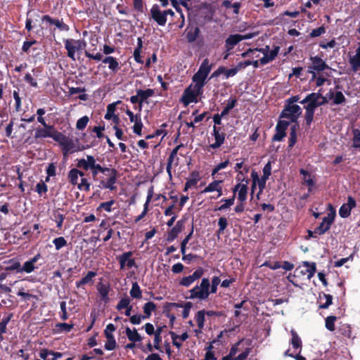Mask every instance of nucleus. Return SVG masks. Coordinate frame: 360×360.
Instances as JSON below:
<instances>
[{
	"instance_id": "nucleus-11",
	"label": "nucleus",
	"mask_w": 360,
	"mask_h": 360,
	"mask_svg": "<svg viewBox=\"0 0 360 360\" xmlns=\"http://www.w3.org/2000/svg\"><path fill=\"white\" fill-rule=\"evenodd\" d=\"M356 205L355 199L352 196H348L347 202L344 203L339 209V214L342 218H347L351 214V211Z\"/></svg>"
},
{
	"instance_id": "nucleus-44",
	"label": "nucleus",
	"mask_w": 360,
	"mask_h": 360,
	"mask_svg": "<svg viewBox=\"0 0 360 360\" xmlns=\"http://www.w3.org/2000/svg\"><path fill=\"white\" fill-rule=\"evenodd\" d=\"M249 170H250V167L248 165H245L243 167V170H240L238 173V174L236 177V180L240 182L245 183V180H249L246 177V174L249 172Z\"/></svg>"
},
{
	"instance_id": "nucleus-30",
	"label": "nucleus",
	"mask_w": 360,
	"mask_h": 360,
	"mask_svg": "<svg viewBox=\"0 0 360 360\" xmlns=\"http://www.w3.org/2000/svg\"><path fill=\"white\" fill-rule=\"evenodd\" d=\"M7 266L5 268L6 271H14L16 273H21V264L20 262L17 259H11L7 262Z\"/></svg>"
},
{
	"instance_id": "nucleus-5",
	"label": "nucleus",
	"mask_w": 360,
	"mask_h": 360,
	"mask_svg": "<svg viewBox=\"0 0 360 360\" xmlns=\"http://www.w3.org/2000/svg\"><path fill=\"white\" fill-rule=\"evenodd\" d=\"M311 64L308 66L307 72L311 74L310 81H314L316 78V75L325 70L330 69L328 65L319 56H311L309 58Z\"/></svg>"
},
{
	"instance_id": "nucleus-49",
	"label": "nucleus",
	"mask_w": 360,
	"mask_h": 360,
	"mask_svg": "<svg viewBox=\"0 0 360 360\" xmlns=\"http://www.w3.org/2000/svg\"><path fill=\"white\" fill-rule=\"evenodd\" d=\"M353 139H352V147L354 148H360V130L353 129Z\"/></svg>"
},
{
	"instance_id": "nucleus-47",
	"label": "nucleus",
	"mask_w": 360,
	"mask_h": 360,
	"mask_svg": "<svg viewBox=\"0 0 360 360\" xmlns=\"http://www.w3.org/2000/svg\"><path fill=\"white\" fill-rule=\"evenodd\" d=\"M237 101H238L236 98H230L226 106L221 112L222 115L226 116L228 115L229 111L236 106Z\"/></svg>"
},
{
	"instance_id": "nucleus-55",
	"label": "nucleus",
	"mask_w": 360,
	"mask_h": 360,
	"mask_svg": "<svg viewBox=\"0 0 360 360\" xmlns=\"http://www.w3.org/2000/svg\"><path fill=\"white\" fill-rule=\"evenodd\" d=\"M198 70L202 71L207 75H209L212 70V65L210 64L208 58H205L203 60Z\"/></svg>"
},
{
	"instance_id": "nucleus-10",
	"label": "nucleus",
	"mask_w": 360,
	"mask_h": 360,
	"mask_svg": "<svg viewBox=\"0 0 360 360\" xmlns=\"http://www.w3.org/2000/svg\"><path fill=\"white\" fill-rule=\"evenodd\" d=\"M214 137V143L210 145V147L212 149H217L219 148L225 141L226 134L221 131V129L220 127L213 126V133Z\"/></svg>"
},
{
	"instance_id": "nucleus-4",
	"label": "nucleus",
	"mask_w": 360,
	"mask_h": 360,
	"mask_svg": "<svg viewBox=\"0 0 360 360\" xmlns=\"http://www.w3.org/2000/svg\"><path fill=\"white\" fill-rule=\"evenodd\" d=\"M63 41L67 51V56L73 61L76 60L75 53H79L86 46V42L84 39H66Z\"/></svg>"
},
{
	"instance_id": "nucleus-62",
	"label": "nucleus",
	"mask_w": 360,
	"mask_h": 360,
	"mask_svg": "<svg viewBox=\"0 0 360 360\" xmlns=\"http://www.w3.org/2000/svg\"><path fill=\"white\" fill-rule=\"evenodd\" d=\"M220 282H221V280L218 276H214L212 278V284H210V294L217 292V286L219 285Z\"/></svg>"
},
{
	"instance_id": "nucleus-46",
	"label": "nucleus",
	"mask_w": 360,
	"mask_h": 360,
	"mask_svg": "<svg viewBox=\"0 0 360 360\" xmlns=\"http://www.w3.org/2000/svg\"><path fill=\"white\" fill-rule=\"evenodd\" d=\"M333 99L332 105H341L346 101V98L341 91H336Z\"/></svg>"
},
{
	"instance_id": "nucleus-33",
	"label": "nucleus",
	"mask_w": 360,
	"mask_h": 360,
	"mask_svg": "<svg viewBox=\"0 0 360 360\" xmlns=\"http://www.w3.org/2000/svg\"><path fill=\"white\" fill-rule=\"evenodd\" d=\"M323 299H325L326 302L324 303L320 302L319 307V309H328L333 303V296L329 294L321 292L319 293V300L321 301Z\"/></svg>"
},
{
	"instance_id": "nucleus-16",
	"label": "nucleus",
	"mask_w": 360,
	"mask_h": 360,
	"mask_svg": "<svg viewBox=\"0 0 360 360\" xmlns=\"http://www.w3.org/2000/svg\"><path fill=\"white\" fill-rule=\"evenodd\" d=\"M184 146L183 143L177 145L174 148L172 149V150L171 151V153L169 155V158L167 159L166 169H167V172L168 174L169 179H172V164L174 160V158L176 157L179 150Z\"/></svg>"
},
{
	"instance_id": "nucleus-56",
	"label": "nucleus",
	"mask_w": 360,
	"mask_h": 360,
	"mask_svg": "<svg viewBox=\"0 0 360 360\" xmlns=\"http://www.w3.org/2000/svg\"><path fill=\"white\" fill-rule=\"evenodd\" d=\"M91 184L86 178H82L81 182L77 184V188L81 191L88 192L90 191Z\"/></svg>"
},
{
	"instance_id": "nucleus-18",
	"label": "nucleus",
	"mask_w": 360,
	"mask_h": 360,
	"mask_svg": "<svg viewBox=\"0 0 360 360\" xmlns=\"http://www.w3.org/2000/svg\"><path fill=\"white\" fill-rule=\"evenodd\" d=\"M96 288L101 297V300L107 303L110 300L108 297V294L110 290V284L99 282L96 285Z\"/></svg>"
},
{
	"instance_id": "nucleus-40",
	"label": "nucleus",
	"mask_w": 360,
	"mask_h": 360,
	"mask_svg": "<svg viewBox=\"0 0 360 360\" xmlns=\"http://www.w3.org/2000/svg\"><path fill=\"white\" fill-rule=\"evenodd\" d=\"M133 255V252L131 251L125 252L121 255H119L117 259L120 263V269H124L125 266H127V261L129 257H131Z\"/></svg>"
},
{
	"instance_id": "nucleus-27",
	"label": "nucleus",
	"mask_w": 360,
	"mask_h": 360,
	"mask_svg": "<svg viewBox=\"0 0 360 360\" xmlns=\"http://www.w3.org/2000/svg\"><path fill=\"white\" fill-rule=\"evenodd\" d=\"M300 128L298 123L294 124L290 127V137L288 140V148H292L297 142V131Z\"/></svg>"
},
{
	"instance_id": "nucleus-2",
	"label": "nucleus",
	"mask_w": 360,
	"mask_h": 360,
	"mask_svg": "<svg viewBox=\"0 0 360 360\" xmlns=\"http://www.w3.org/2000/svg\"><path fill=\"white\" fill-rule=\"evenodd\" d=\"M48 132L57 136V139H53L58 142L62 147L63 153L67 155L70 153H72L75 148V143L72 139L64 135L63 133L58 131L53 125L47 124L46 121L41 124Z\"/></svg>"
},
{
	"instance_id": "nucleus-28",
	"label": "nucleus",
	"mask_w": 360,
	"mask_h": 360,
	"mask_svg": "<svg viewBox=\"0 0 360 360\" xmlns=\"http://www.w3.org/2000/svg\"><path fill=\"white\" fill-rule=\"evenodd\" d=\"M125 333L127 338L130 342H140L143 340L142 337L139 335L136 328L131 330L129 327H127L125 329Z\"/></svg>"
},
{
	"instance_id": "nucleus-26",
	"label": "nucleus",
	"mask_w": 360,
	"mask_h": 360,
	"mask_svg": "<svg viewBox=\"0 0 360 360\" xmlns=\"http://www.w3.org/2000/svg\"><path fill=\"white\" fill-rule=\"evenodd\" d=\"M96 275H97V273L96 271H88V273L86 274V275L85 276H84L81 280L77 281L75 283L76 287L77 288H79L84 286V285H86L90 283H93V278L94 277H96Z\"/></svg>"
},
{
	"instance_id": "nucleus-19",
	"label": "nucleus",
	"mask_w": 360,
	"mask_h": 360,
	"mask_svg": "<svg viewBox=\"0 0 360 360\" xmlns=\"http://www.w3.org/2000/svg\"><path fill=\"white\" fill-rule=\"evenodd\" d=\"M181 101L185 106L188 105L191 103H198V99L191 91V85L186 88L181 96Z\"/></svg>"
},
{
	"instance_id": "nucleus-38",
	"label": "nucleus",
	"mask_w": 360,
	"mask_h": 360,
	"mask_svg": "<svg viewBox=\"0 0 360 360\" xmlns=\"http://www.w3.org/2000/svg\"><path fill=\"white\" fill-rule=\"evenodd\" d=\"M129 294L130 296L134 299H141L142 297V291L137 282L132 283Z\"/></svg>"
},
{
	"instance_id": "nucleus-63",
	"label": "nucleus",
	"mask_w": 360,
	"mask_h": 360,
	"mask_svg": "<svg viewBox=\"0 0 360 360\" xmlns=\"http://www.w3.org/2000/svg\"><path fill=\"white\" fill-rule=\"evenodd\" d=\"M115 110V103L109 104L107 107V112L105 115V120H110L114 115V112Z\"/></svg>"
},
{
	"instance_id": "nucleus-64",
	"label": "nucleus",
	"mask_w": 360,
	"mask_h": 360,
	"mask_svg": "<svg viewBox=\"0 0 360 360\" xmlns=\"http://www.w3.org/2000/svg\"><path fill=\"white\" fill-rule=\"evenodd\" d=\"M252 352V348L247 347L245 349V350L240 353L237 356L233 357V360H246L250 352Z\"/></svg>"
},
{
	"instance_id": "nucleus-9",
	"label": "nucleus",
	"mask_w": 360,
	"mask_h": 360,
	"mask_svg": "<svg viewBox=\"0 0 360 360\" xmlns=\"http://www.w3.org/2000/svg\"><path fill=\"white\" fill-rule=\"evenodd\" d=\"M150 16L160 26H165L167 23V18L165 16V13L160 9L158 4H154L152 6Z\"/></svg>"
},
{
	"instance_id": "nucleus-34",
	"label": "nucleus",
	"mask_w": 360,
	"mask_h": 360,
	"mask_svg": "<svg viewBox=\"0 0 360 360\" xmlns=\"http://www.w3.org/2000/svg\"><path fill=\"white\" fill-rule=\"evenodd\" d=\"M104 335L106 338V342L104 345L105 349L109 351L115 349L116 348L117 343L113 334H108L106 333Z\"/></svg>"
},
{
	"instance_id": "nucleus-24",
	"label": "nucleus",
	"mask_w": 360,
	"mask_h": 360,
	"mask_svg": "<svg viewBox=\"0 0 360 360\" xmlns=\"http://www.w3.org/2000/svg\"><path fill=\"white\" fill-rule=\"evenodd\" d=\"M140 99V110L142 108V104L146 102V100L155 95V90L153 89H147L146 90L138 89L136 91Z\"/></svg>"
},
{
	"instance_id": "nucleus-12",
	"label": "nucleus",
	"mask_w": 360,
	"mask_h": 360,
	"mask_svg": "<svg viewBox=\"0 0 360 360\" xmlns=\"http://www.w3.org/2000/svg\"><path fill=\"white\" fill-rule=\"evenodd\" d=\"M334 221V216L328 214L327 217H324L321 223L319 226L315 228L314 233L319 235L324 234L327 231L330 229V226Z\"/></svg>"
},
{
	"instance_id": "nucleus-61",
	"label": "nucleus",
	"mask_w": 360,
	"mask_h": 360,
	"mask_svg": "<svg viewBox=\"0 0 360 360\" xmlns=\"http://www.w3.org/2000/svg\"><path fill=\"white\" fill-rule=\"evenodd\" d=\"M263 175L262 177L269 179L271 174V162L269 161L263 167L262 169Z\"/></svg>"
},
{
	"instance_id": "nucleus-59",
	"label": "nucleus",
	"mask_w": 360,
	"mask_h": 360,
	"mask_svg": "<svg viewBox=\"0 0 360 360\" xmlns=\"http://www.w3.org/2000/svg\"><path fill=\"white\" fill-rule=\"evenodd\" d=\"M130 304V299L128 297L122 298L116 306L117 310H122L127 307Z\"/></svg>"
},
{
	"instance_id": "nucleus-39",
	"label": "nucleus",
	"mask_w": 360,
	"mask_h": 360,
	"mask_svg": "<svg viewBox=\"0 0 360 360\" xmlns=\"http://www.w3.org/2000/svg\"><path fill=\"white\" fill-rule=\"evenodd\" d=\"M205 310H200L197 312L195 316V321L197 322L198 327L199 328V331L203 328L205 325Z\"/></svg>"
},
{
	"instance_id": "nucleus-3",
	"label": "nucleus",
	"mask_w": 360,
	"mask_h": 360,
	"mask_svg": "<svg viewBox=\"0 0 360 360\" xmlns=\"http://www.w3.org/2000/svg\"><path fill=\"white\" fill-rule=\"evenodd\" d=\"M210 282L209 278H203L200 285H196L189 290L190 295L187 297L190 300L198 299L205 300L210 295Z\"/></svg>"
},
{
	"instance_id": "nucleus-41",
	"label": "nucleus",
	"mask_w": 360,
	"mask_h": 360,
	"mask_svg": "<svg viewBox=\"0 0 360 360\" xmlns=\"http://www.w3.org/2000/svg\"><path fill=\"white\" fill-rule=\"evenodd\" d=\"M248 184L249 180H245V183L243 184L241 188L239 190L238 199L240 202H244L247 199Z\"/></svg>"
},
{
	"instance_id": "nucleus-37",
	"label": "nucleus",
	"mask_w": 360,
	"mask_h": 360,
	"mask_svg": "<svg viewBox=\"0 0 360 360\" xmlns=\"http://www.w3.org/2000/svg\"><path fill=\"white\" fill-rule=\"evenodd\" d=\"M47 137L52 138V139L58 138L57 136H56L55 134H51V133L48 132L47 130L45 129V127L37 128V129L35 131V134H34L35 139L47 138Z\"/></svg>"
},
{
	"instance_id": "nucleus-22",
	"label": "nucleus",
	"mask_w": 360,
	"mask_h": 360,
	"mask_svg": "<svg viewBox=\"0 0 360 360\" xmlns=\"http://www.w3.org/2000/svg\"><path fill=\"white\" fill-rule=\"evenodd\" d=\"M349 63L354 72L360 71V46L356 49L355 55L349 58Z\"/></svg>"
},
{
	"instance_id": "nucleus-25",
	"label": "nucleus",
	"mask_w": 360,
	"mask_h": 360,
	"mask_svg": "<svg viewBox=\"0 0 360 360\" xmlns=\"http://www.w3.org/2000/svg\"><path fill=\"white\" fill-rule=\"evenodd\" d=\"M84 175V172L80 171L77 168H74L69 171L68 177L70 183L72 185H77L79 176L83 177Z\"/></svg>"
},
{
	"instance_id": "nucleus-23",
	"label": "nucleus",
	"mask_w": 360,
	"mask_h": 360,
	"mask_svg": "<svg viewBox=\"0 0 360 360\" xmlns=\"http://www.w3.org/2000/svg\"><path fill=\"white\" fill-rule=\"evenodd\" d=\"M153 187L151 186L148 191V195H147L146 201L144 204V207H143V212H141V214H139L138 217H136V218L134 219V221L136 223L141 221L146 215V214L148 211V205H149V203L152 199V197H153Z\"/></svg>"
},
{
	"instance_id": "nucleus-60",
	"label": "nucleus",
	"mask_w": 360,
	"mask_h": 360,
	"mask_svg": "<svg viewBox=\"0 0 360 360\" xmlns=\"http://www.w3.org/2000/svg\"><path fill=\"white\" fill-rule=\"evenodd\" d=\"M326 32V28L324 26H321L316 29L312 30L309 33V37L311 38L317 37L323 34Z\"/></svg>"
},
{
	"instance_id": "nucleus-15",
	"label": "nucleus",
	"mask_w": 360,
	"mask_h": 360,
	"mask_svg": "<svg viewBox=\"0 0 360 360\" xmlns=\"http://www.w3.org/2000/svg\"><path fill=\"white\" fill-rule=\"evenodd\" d=\"M41 20L43 22H47L51 25H54L57 28H58L60 31L68 32L70 30L69 26L65 24L62 20H60L58 19L52 18L49 15H44L41 17Z\"/></svg>"
},
{
	"instance_id": "nucleus-21",
	"label": "nucleus",
	"mask_w": 360,
	"mask_h": 360,
	"mask_svg": "<svg viewBox=\"0 0 360 360\" xmlns=\"http://www.w3.org/2000/svg\"><path fill=\"white\" fill-rule=\"evenodd\" d=\"M241 41V34H230L225 41V48L226 51H230L233 47Z\"/></svg>"
},
{
	"instance_id": "nucleus-36",
	"label": "nucleus",
	"mask_w": 360,
	"mask_h": 360,
	"mask_svg": "<svg viewBox=\"0 0 360 360\" xmlns=\"http://www.w3.org/2000/svg\"><path fill=\"white\" fill-rule=\"evenodd\" d=\"M220 202H224V204L220 205L219 207L215 208V211H223L232 206L235 202V195H233L229 198H222Z\"/></svg>"
},
{
	"instance_id": "nucleus-58",
	"label": "nucleus",
	"mask_w": 360,
	"mask_h": 360,
	"mask_svg": "<svg viewBox=\"0 0 360 360\" xmlns=\"http://www.w3.org/2000/svg\"><path fill=\"white\" fill-rule=\"evenodd\" d=\"M267 180L268 179L262 176L261 178L259 179V181H257V184L258 188H259V192L257 194V198L258 199L259 198V195H261L263 191L266 188V184Z\"/></svg>"
},
{
	"instance_id": "nucleus-1",
	"label": "nucleus",
	"mask_w": 360,
	"mask_h": 360,
	"mask_svg": "<svg viewBox=\"0 0 360 360\" xmlns=\"http://www.w3.org/2000/svg\"><path fill=\"white\" fill-rule=\"evenodd\" d=\"M76 166L84 171L90 170L92 180L98 183L96 186L99 189H109L110 191L117 189L115 184L118 178L117 170L102 166L96 162L94 156L87 155L86 158L77 159Z\"/></svg>"
},
{
	"instance_id": "nucleus-45",
	"label": "nucleus",
	"mask_w": 360,
	"mask_h": 360,
	"mask_svg": "<svg viewBox=\"0 0 360 360\" xmlns=\"http://www.w3.org/2000/svg\"><path fill=\"white\" fill-rule=\"evenodd\" d=\"M53 243L54 244L56 250H60L61 248L66 246L68 244L67 240L63 236L58 237L53 239Z\"/></svg>"
},
{
	"instance_id": "nucleus-14",
	"label": "nucleus",
	"mask_w": 360,
	"mask_h": 360,
	"mask_svg": "<svg viewBox=\"0 0 360 360\" xmlns=\"http://www.w3.org/2000/svg\"><path fill=\"white\" fill-rule=\"evenodd\" d=\"M41 257L40 253H37L32 258L26 261L22 266H21V273L25 272L27 274H30L34 271L36 268L35 263Z\"/></svg>"
},
{
	"instance_id": "nucleus-20",
	"label": "nucleus",
	"mask_w": 360,
	"mask_h": 360,
	"mask_svg": "<svg viewBox=\"0 0 360 360\" xmlns=\"http://www.w3.org/2000/svg\"><path fill=\"white\" fill-rule=\"evenodd\" d=\"M304 104V122L305 124L309 127L314 120L316 108H314V106L309 102H307Z\"/></svg>"
},
{
	"instance_id": "nucleus-53",
	"label": "nucleus",
	"mask_w": 360,
	"mask_h": 360,
	"mask_svg": "<svg viewBox=\"0 0 360 360\" xmlns=\"http://www.w3.org/2000/svg\"><path fill=\"white\" fill-rule=\"evenodd\" d=\"M183 304L176 303V302H167L163 306V313L167 316V314H171L170 310L171 307H182Z\"/></svg>"
},
{
	"instance_id": "nucleus-52",
	"label": "nucleus",
	"mask_w": 360,
	"mask_h": 360,
	"mask_svg": "<svg viewBox=\"0 0 360 360\" xmlns=\"http://www.w3.org/2000/svg\"><path fill=\"white\" fill-rule=\"evenodd\" d=\"M35 191L41 196L43 194H45L48 191V186L47 185L42 181L37 183L36 185Z\"/></svg>"
},
{
	"instance_id": "nucleus-48",
	"label": "nucleus",
	"mask_w": 360,
	"mask_h": 360,
	"mask_svg": "<svg viewBox=\"0 0 360 360\" xmlns=\"http://www.w3.org/2000/svg\"><path fill=\"white\" fill-rule=\"evenodd\" d=\"M337 320V317L335 316H329L326 319L325 326L326 328L330 331H334L335 328V322Z\"/></svg>"
},
{
	"instance_id": "nucleus-13",
	"label": "nucleus",
	"mask_w": 360,
	"mask_h": 360,
	"mask_svg": "<svg viewBox=\"0 0 360 360\" xmlns=\"http://www.w3.org/2000/svg\"><path fill=\"white\" fill-rule=\"evenodd\" d=\"M184 221L181 219L177 221L176 225L168 232L166 240L169 243L174 241L178 235L183 231Z\"/></svg>"
},
{
	"instance_id": "nucleus-17",
	"label": "nucleus",
	"mask_w": 360,
	"mask_h": 360,
	"mask_svg": "<svg viewBox=\"0 0 360 360\" xmlns=\"http://www.w3.org/2000/svg\"><path fill=\"white\" fill-rule=\"evenodd\" d=\"M200 33V28L197 26H188L185 30L186 39L188 43L195 41Z\"/></svg>"
},
{
	"instance_id": "nucleus-35",
	"label": "nucleus",
	"mask_w": 360,
	"mask_h": 360,
	"mask_svg": "<svg viewBox=\"0 0 360 360\" xmlns=\"http://www.w3.org/2000/svg\"><path fill=\"white\" fill-rule=\"evenodd\" d=\"M156 308V304L153 302H148L144 304L143 307L144 313V315H143V319H149L151 316L152 312L155 311Z\"/></svg>"
},
{
	"instance_id": "nucleus-31",
	"label": "nucleus",
	"mask_w": 360,
	"mask_h": 360,
	"mask_svg": "<svg viewBox=\"0 0 360 360\" xmlns=\"http://www.w3.org/2000/svg\"><path fill=\"white\" fill-rule=\"evenodd\" d=\"M290 334L292 335L290 344L292 345V348L295 349H300V351H301L302 347L301 338H300L297 332L293 329L290 330Z\"/></svg>"
},
{
	"instance_id": "nucleus-57",
	"label": "nucleus",
	"mask_w": 360,
	"mask_h": 360,
	"mask_svg": "<svg viewBox=\"0 0 360 360\" xmlns=\"http://www.w3.org/2000/svg\"><path fill=\"white\" fill-rule=\"evenodd\" d=\"M56 327L60 331L70 332L74 327L73 323H58Z\"/></svg>"
},
{
	"instance_id": "nucleus-8",
	"label": "nucleus",
	"mask_w": 360,
	"mask_h": 360,
	"mask_svg": "<svg viewBox=\"0 0 360 360\" xmlns=\"http://www.w3.org/2000/svg\"><path fill=\"white\" fill-rule=\"evenodd\" d=\"M290 125V122L279 120L276 126V133L272 137V141H281L286 136V130Z\"/></svg>"
},
{
	"instance_id": "nucleus-43",
	"label": "nucleus",
	"mask_w": 360,
	"mask_h": 360,
	"mask_svg": "<svg viewBox=\"0 0 360 360\" xmlns=\"http://www.w3.org/2000/svg\"><path fill=\"white\" fill-rule=\"evenodd\" d=\"M115 203V200H110L107 202H101L98 207L96 208L98 212H101L102 210H104L107 212H110L112 211V206Z\"/></svg>"
},
{
	"instance_id": "nucleus-32",
	"label": "nucleus",
	"mask_w": 360,
	"mask_h": 360,
	"mask_svg": "<svg viewBox=\"0 0 360 360\" xmlns=\"http://www.w3.org/2000/svg\"><path fill=\"white\" fill-rule=\"evenodd\" d=\"M302 266L307 267V278L311 279L316 271V264L314 262H302Z\"/></svg>"
},
{
	"instance_id": "nucleus-51",
	"label": "nucleus",
	"mask_w": 360,
	"mask_h": 360,
	"mask_svg": "<svg viewBox=\"0 0 360 360\" xmlns=\"http://www.w3.org/2000/svg\"><path fill=\"white\" fill-rule=\"evenodd\" d=\"M228 225L227 219L224 217H221L218 220L219 229L217 230V234L219 236L223 233L224 230L226 229Z\"/></svg>"
},
{
	"instance_id": "nucleus-6",
	"label": "nucleus",
	"mask_w": 360,
	"mask_h": 360,
	"mask_svg": "<svg viewBox=\"0 0 360 360\" xmlns=\"http://www.w3.org/2000/svg\"><path fill=\"white\" fill-rule=\"evenodd\" d=\"M302 114V109L298 105H285L284 108L281 111L279 118H285L288 119L290 122L296 124L297 122V120L299 117Z\"/></svg>"
},
{
	"instance_id": "nucleus-42",
	"label": "nucleus",
	"mask_w": 360,
	"mask_h": 360,
	"mask_svg": "<svg viewBox=\"0 0 360 360\" xmlns=\"http://www.w3.org/2000/svg\"><path fill=\"white\" fill-rule=\"evenodd\" d=\"M222 183L221 180H214L206 186L203 191H202V193H210L216 191L217 188L220 186V184Z\"/></svg>"
},
{
	"instance_id": "nucleus-7",
	"label": "nucleus",
	"mask_w": 360,
	"mask_h": 360,
	"mask_svg": "<svg viewBox=\"0 0 360 360\" xmlns=\"http://www.w3.org/2000/svg\"><path fill=\"white\" fill-rule=\"evenodd\" d=\"M321 90H319L316 93H311L308 94L303 100L300 101L301 104H304L307 102H309L314 108H317L328 103L326 96H322L321 93Z\"/></svg>"
},
{
	"instance_id": "nucleus-50",
	"label": "nucleus",
	"mask_w": 360,
	"mask_h": 360,
	"mask_svg": "<svg viewBox=\"0 0 360 360\" xmlns=\"http://www.w3.org/2000/svg\"><path fill=\"white\" fill-rule=\"evenodd\" d=\"M89 122V117L87 115H84L77 120L76 123V128L78 130H83L86 128Z\"/></svg>"
},
{
	"instance_id": "nucleus-54",
	"label": "nucleus",
	"mask_w": 360,
	"mask_h": 360,
	"mask_svg": "<svg viewBox=\"0 0 360 360\" xmlns=\"http://www.w3.org/2000/svg\"><path fill=\"white\" fill-rule=\"evenodd\" d=\"M24 80L26 83L29 84L30 86L34 88L38 87V83L37 79H34L30 73L27 72L25 74L24 77Z\"/></svg>"
},
{
	"instance_id": "nucleus-29",
	"label": "nucleus",
	"mask_w": 360,
	"mask_h": 360,
	"mask_svg": "<svg viewBox=\"0 0 360 360\" xmlns=\"http://www.w3.org/2000/svg\"><path fill=\"white\" fill-rule=\"evenodd\" d=\"M103 63H108V68L114 73H116L120 68L117 60L112 56H106L103 59Z\"/></svg>"
}]
</instances>
